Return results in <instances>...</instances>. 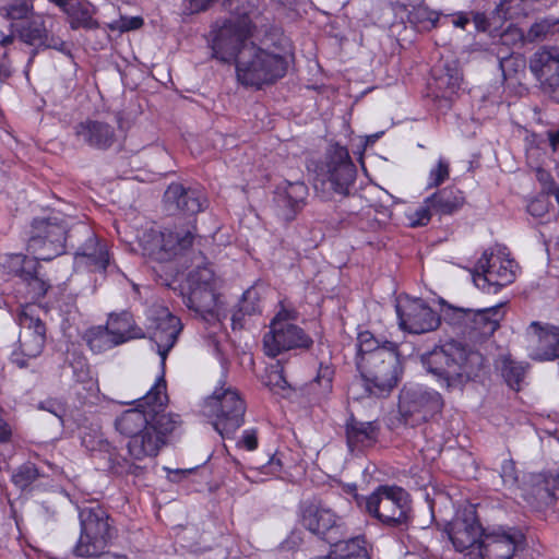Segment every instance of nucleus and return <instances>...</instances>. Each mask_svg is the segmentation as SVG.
Listing matches in <instances>:
<instances>
[{
	"label": "nucleus",
	"mask_w": 559,
	"mask_h": 559,
	"mask_svg": "<svg viewBox=\"0 0 559 559\" xmlns=\"http://www.w3.org/2000/svg\"><path fill=\"white\" fill-rule=\"evenodd\" d=\"M269 466L270 468L275 472V471H280L281 467H282V462L278 457H276L275 455H273L270 461H269Z\"/></svg>",
	"instance_id": "62"
},
{
	"label": "nucleus",
	"mask_w": 559,
	"mask_h": 559,
	"mask_svg": "<svg viewBox=\"0 0 559 559\" xmlns=\"http://www.w3.org/2000/svg\"><path fill=\"white\" fill-rule=\"evenodd\" d=\"M73 129L79 142L95 150L107 151L118 141L115 127L106 121L86 119L76 123Z\"/></svg>",
	"instance_id": "23"
},
{
	"label": "nucleus",
	"mask_w": 559,
	"mask_h": 559,
	"mask_svg": "<svg viewBox=\"0 0 559 559\" xmlns=\"http://www.w3.org/2000/svg\"><path fill=\"white\" fill-rule=\"evenodd\" d=\"M238 445L248 451H252L258 447V437L254 429L245 430Z\"/></svg>",
	"instance_id": "57"
},
{
	"label": "nucleus",
	"mask_w": 559,
	"mask_h": 559,
	"mask_svg": "<svg viewBox=\"0 0 559 559\" xmlns=\"http://www.w3.org/2000/svg\"><path fill=\"white\" fill-rule=\"evenodd\" d=\"M79 519L81 534L73 554L78 557H97L105 554L116 534L107 510L99 503L92 502L79 509Z\"/></svg>",
	"instance_id": "8"
},
{
	"label": "nucleus",
	"mask_w": 559,
	"mask_h": 559,
	"mask_svg": "<svg viewBox=\"0 0 559 559\" xmlns=\"http://www.w3.org/2000/svg\"><path fill=\"white\" fill-rule=\"evenodd\" d=\"M469 16H471V21L474 22L477 31L486 32L489 28L490 23L485 13L472 11V12H469Z\"/></svg>",
	"instance_id": "59"
},
{
	"label": "nucleus",
	"mask_w": 559,
	"mask_h": 559,
	"mask_svg": "<svg viewBox=\"0 0 559 559\" xmlns=\"http://www.w3.org/2000/svg\"><path fill=\"white\" fill-rule=\"evenodd\" d=\"M334 370L330 365L320 364L316 381L326 389L331 388Z\"/></svg>",
	"instance_id": "55"
},
{
	"label": "nucleus",
	"mask_w": 559,
	"mask_h": 559,
	"mask_svg": "<svg viewBox=\"0 0 559 559\" xmlns=\"http://www.w3.org/2000/svg\"><path fill=\"white\" fill-rule=\"evenodd\" d=\"M163 201L169 214H182L188 217L195 216L207 205V200L200 189L186 187L179 182H173L167 187Z\"/></svg>",
	"instance_id": "21"
},
{
	"label": "nucleus",
	"mask_w": 559,
	"mask_h": 559,
	"mask_svg": "<svg viewBox=\"0 0 559 559\" xmlns=\"http://www.w3.org/2000/svg\"><path fill=\"white\" fill-rule=\"evenodd\" d=\"M214 0H186L183 12L194 14L206 10Z\"/></svg>",
	"instance_id": "58"
},
{
	"label": "nucleus",
	"mask_w": 559,
	"mask_h": 559,
	"mask_svg": "<svg viewBox=\"0 0 559 559\" xmlns=\"http://www.w3.org/2000/svg\"><path fill=\"white\" fill-rule=\"evenodd\" d=\"M105 326L109 329L119 345L144 336L142 329L134 324L133 316L128 311L110 314Z\"/></svg>",
	"instance_id": "35"
},
{
	"label": "nucleus",
	"mask_w": 559,
	"mask_h": 559,
	"mask_svg": "<svg viewBox=\"0 0 559 559\" xmlns=\"http://www.w3.org/2000/svg\"><path fill=\"white\" fill-rule=\"evenodd\" d=\"M527 365L518 362L512 359H504L502 366V376L508 385L514 390L520 391L522 382L526 374Z\"/></svg>",
	"instance_id": "40"
},
{
	"label": "nucleus",
	"mask_w": 559,
	"mask_h": 559,
	"mask_svg": "<svg viewBox=\"0 0 559 559\" xmlns=\"http://www.w3.org/2000/svg\"><path fill=\"white\" fill-rule=\"evenodd\" d=\"M298 319V311L296 309H287L282 307L281 310L276 313V316L272 319L270 323V329L278 328V325L284 326L285 324H294V321Z\"/></svg>",
	"instance_id": "52"
},
{
	"label": "nucleus",
	"mask_w": 559,
	"mask_h": 559,
	"mask_svg": "<svg viewBox=\"0 0 559 559\" xmlns=\"http://www.w3.org/2000/svg\"><path fill=\"white\" fill-rule=\"evenodd\" d=\"M504 318L502 304L484 309H471L465 336L474 342L490 337Z\"/></svg>",
	"instance_id": "27"
},
{
	"label": "nucleus",
	"mask_w": 559,
	"mask_h": 559,
	"mask_svg": "<svg viewBox=\"0 0 559 559\" xmlns=\"http://www.w3.org/2000/svg\"><path fill=\"white\" fill-rule=\"evenodd\" d=\"M448 535L456 551L478 552V544L486 533L472 508L459 512L448 526Z\"/></svg>",
	"instance_id": "16"
},
{
	"label": "nucleus",
	"mask_w": 559,
	"mask_h": 559,
	"mask_svg": "<svg viewBox=\"0 0 559 559\" xmlns=\"http://www.w3.org/2000/svg\"><path fill=\"white\" fill-rule=\"evenodd\" d=\"M272 2L284 11H297L298 5L302 2V0H272Z\"/></svg>",
	"instance_id": "60"
},
{
	"label": "nucleus",
	"mask_w": 559,
	"mask_h": 559,
	"mask_svg": "<svg viewBox=\"0 0 559 559\" xmlns=\"http://www.w3.org/2000/svg\"><path fill=\"white\" fill-rule=\"evenodd\" d=\"M421 364L448 388L462 385L477 377L485 364V357L467 345L450 341L421 355Z\"/></svg>",
	"instance_id": "4"
},
{
	"label": "nucleus",
	"mask_w": 559,
	"mask_h": 559,
	"mask_svg": "<svg viewBox=\"0 0 559 559\" xmlns=\"http://www.w3.org/2000/svg\"><path fill=\"white\" fill-rule=\"evenodd\" d=\"M40 477V472L32 462L20 465L11 475L12 484L21 491L29 490L32 485Z\"/></svg>",
	"instance_id": "39"
},
{
	"label": "nucleus",
	"mask_w": 559,
	"mask_h": 559,
	"mask_svg": "<svg viewBox=\"0 0 559 559\" xmlns=\"http://www.w3.org/2000/svg\"><path fill=\"white\" fill-rule=\"evenodd\" d=\"M69 248L74 250L76 258H85L86 264L97 271H106L109 265V253L106 245H102L92 228L78 223L70 227Z\"/></svg>",
	"instance_id": "15"
},
{
	"label": "nucleus",
	"mask_w": 559,
	"mask_h": 559,
	"mask_svg": "<svg viewBox=\"0 0 559 559\" xmlns=\"http://www.w3.org/2000/svg\"><path fill=\"white\" fill-rule=\"evenodd\" d=\"M308 187L304 181L285 180L274 193L276 215L286 223L293 222L306 205Z\"/></svg>",
	"instance_id": "22"
},
{
	"label": "nucleus",
	"mask_w": 559,
	"mask_h": 559,
	"mask_svg": "<svg viewBox=\"0 0 559 559\" xmlns=\"http://www.w3.org/2000/svg\"><path fill=\"white\" fill-rule=\"evenodd\" d=\"M427 202L438 215H452L464 204V195L461 190L454 187H448L432 193L427 198Z\"/></svg>",
	"instance_id": "34"
},
{
	"label": "nucleus",
	"mask_w": 559,
	"mask_h": 559,
	"mask_svg": "<svg viewBox=\"0 0 559 559\" xmlns=\"http://www.w3.org/2000/svg\"><path fill=\"white\" fill-rule=\"evenodd\" d=\"M17 33L20 39L27 45L63 50L64 43L49 34L41 17L28 21L17 29Z\"/></svg>",
	"instance_id": "31"
},
{
	"label": "nucleus",
	"mask_w": 559,
	"mask_h": 559,
	"mask_svg": "<svg viewBox=\"0 0 559 559\" xmlns=\"http://www.w3.org/2000/svg\"><path fill=\"white\" fill-rule=\"evenodd\" d=\"M72 29H97L98 21L94 17L96 8L87 0H71V2L62 11Z\"/></svg>",
	"instance_id": "32"
},
{
	"label": "nucleus",
	"mask_w": 559,
	"mask_h": 559,
	"mask_svg": "<svg viewBox=\"0 0 559 559\" xmlns=\"http://www.w3.org/2000/svg\"><path fill=\"white\" fill-rule=\"evenodd\" d=\"M37 308L27 305L17 314V323L22 328L19 343L20 350L11 355V360L19 368H27L28 360L37 358L45 347L46 325L37 316Z\"/></svg>",
	"instance_id": "12"
},
{
	"label": "nucleus",
	"mask_w": 559,
	"mask_h": 559,
	"mask_svg": "<svg viewBox=\"0 0 559 559\" xmlns=\"http://www.w3.org/2000/svg\"><path fill=\"white\" fill-rule=\"evenodd\" d=\"M526 336L536 346L531 354L533 359L545 361L559 358V328L533 321L526 329Z\"/></svg>",
	"instance_id": "26"
},
{
	"label": "nucleus",
	"mask_w": 559,
	"mask_h": 559,
	"mask_svg": "<svg viewBox=\"0 0 559 559\" xmlns=\"http://www.w3.org/2000/svg\"><path fill=\"white\" fill-rule=\"evenodd\" d=\"M344 429L346 444L350 453H362L373 448L379 441L381 431L377 420L362 421L353 414L346 419Z\"/></svg>",
	"instance_id": "24"
},
{
	"label": "nucleus",
	"mask_w": 559,
	"mask_h": 559,
	"mask_svg": "<svg viewBox=\"0 0 559 559\" xmlns=\"http://www.w3.org/2000/svg\"><path fill=\"white\" fill-rule=\"evenodd\" d=\"M432 214H435L433 210L430 206V203L427 202V198H426L424 201V204L415 210V212L412 216L411 225L413 227L426 226L430 222Z\"/></svg>",
	"instance_id": "50"
},
{
	"label": "nucleus",
	"mask_w": 559,
	"mask_h": 559,
	"mask_svg": "<svg viewBox=\"0 0 559 559\" xmlns=\"http://www.w3.org/2000/svg\"><path fill=\"white\" fill-rule=\"evenodd\" d=\"M99 559H127L126 557H117L110 552H105L103 555L97 556Z\"/></svg>",
	"instance_id": "64"
},
{
	"label": "nucleus",
	"mask_w": 559,
	"mask_h": 559,
	"mask_svg": "<svg viewBox=\"0 0 559 559\" xmlns=\"http://www.w3.org/2000/svg\"><path fill=\"white\" fill-rule=\"evenodd\" d=\"M400 326L413 334L435 331L441 324V317L421 299L408 300L396 306Z\"/></svg>",
	"instance_id": "20"
},
{
	"label": "nucleus",
	"mask_w": 559,
	"mask_h": 559,
	"mask_svg": "<svg viewBox=\"0 0 559 559\" xmlns=\"http://www.w3.org/2000/svg\"><path fill=\"white\" fill-rule=\"evenodd\" d=\"M261 312V294L254 286L248 288L241 296L237 309L231 314V326L234 330L243 328L246 316H253Z\"/></svg>",
	"instance_id": "36"
},
{
	"label": "nucleus",
	"mask_w": 559,
	"mask_h": 559,
	"mask_svg": "<svg viewBox=\"0 0 559 559\" xmlns=\"http://www.w3.org/2000/svg\"><path fill=\"white\" fill-rule=\"evenodd\" d=\"M528 64L543 91L559 103V48H539L531 56Z\"/></svg>",
	"instance_id": "17"
},
{
	"label": "nucleus",
	"mask_w": 559,
	"mask_h": 559,
	"mask_svg": "<svg viewBox=\"0 0 559 559\" xmlns=\"http://www.w3.org/2000/svg\"><path fill=\"white\" fill-rule=\"evenodd\" d=\"M143 24V19L140 16H133V17H120L118 21L112 22L109 24V27L111 29H117L120 32H127L131 29H136L141 27Z\"/></svg>",
	"instance_id": "53"
},
{
	"label": "nucleus",
	"mask_w": 559,
	"mask_h": 559,
	"mask_svg": "<svg viewBox=\"0 0 559 559\" xmlns=\"http://www.w3.org/2000/svg\"><path fill=\"white\" fill-rule=\"evenodd\" d=\"M471 22L469 12H459L452 15V24L455 27L465 28Z\"/></svg>",
	"instance_id": "61"
},
{
	"label": "nucleus",
	"mask_w": 559,
	"mask_h": 559,
	"mask_svg": "<svg viewBox=\"0 0 559 559\" xmlns=\"http://www.w3.org/2000/svg\"><path fill=\"white\" fill-rule=\"evenodd\" d=\"M358 508L384 526L407 530L412 522V500L402 487L380 485L369 496L355 493Z\"/></svg>",
	"instance_id": "6"
},
{
	"label": "nucleus",
	"mask_w": 559,
	"mask_h": 559,
	"mask_svg": "<svg viewBox=\"0 0 559 559\" xmlns=\"http://www.w3.org/2000/svg\"><path fill=\"white\" fill-rule=\"evenodd\" d=\"M515 266L514 260L485 251L475 265L473 281L480 289L497 293L514 282Z\"/></svg>",
	"instance_id": "14"
},
{
	"label": "nucleus",
	"mask_w": 559,
	"mask_h": 559,
	"mask_svg": "<svg viewBox=\"0 0 559 559\" xmlns=\"http://www.w3.org/2000/svg\"><path fill=\"white\" fill-rule=\"evenodd\" d=\"M497 58L499 62V68L502 72V76L507 80L511 75V71H516V67L522 63V60L513 57L510 49L508 47L498 48Z\"/></svg>",
	"instance_id": "46"
},
{
	"label": "nucleus",
	"mask_w": 559,
	"mask_h": 559,
	"mask_svg": "<svg viewBox=\"0 0 559 559\" xmlns=\"http://www.w3.org/2000/svg\"><path fill=\"white\" fill-rule=\"evenodd\" d=\"M13 41H14V36L11 34V35L2 37V39L0 40V45L3 47V49H8V46L11 45Z\"/></svg>",
	"instance_id": "63"
},
{
	"label": "nucleus",
	"mask_w": 559,
	"mask_h": 559,
	"mask_svg": "<svg viewBox=\"0 0 559 559\" xmlns=\"http://www.w3.org/2000/svg\"><path fill=\"white\" fill-rule=\"evenodd\" d=\"M70 228L59 216L34 218L27 249L35 260L50 261L62 254L70 245Z\"/></svg>",
	"instance_id": "10"
},
{
	"label": "nucleus",
	"mask_w": 559,
	"mask_h": 559,
	"mask_svg": "<svg viewBox=\"0 0 559 559\" xmlns=\"http://www.w3.org/2000/svg\"><path fill=\"white\" fill-rule=\"evenodd\" d=\"M251 32H248L247 22H242L240 27L235 26L233 23L224 22L217 31L212 40V56L222 62L237 63L239 51L249 41Z\"/></svg>",
	"instance_id": "19"
},
{
	"label": "nucleus",
	"mask_w": 559,
	"mask_h": 559,
	"mask_svg": "<svg viewBox=\"0 0 559 559\" xmlns=\"http://www.w3.org/2000/svg\"><path fill=\"white\" fill-rule=\"evenodd\" d=\"M225 7L230 13V17L226 23H233L235 26L240 27L242 22H247L248 32L252 29L251 14L254 12V7L249 0H226Z\"/></svg>",
	"instance_id": "38"
},
{
	"label": "nucleus",
	"mask_w": 559,
	"mask_h": 559,
	"mask_svg": "<svg viewBox=\"0 0 559 559\" xmlns=\"http://www.w3.org/2000/svg\"><path fill=\"white\" fill-rule=\"evenodd\" d=\"M557 20L552 19H544L536 23H534L527 31L525 35V40L530 43L539 41L545 39L549 34L555 32L556 26L558 25Z\"/></svg>",
	"instance_id": "44"
},
{
	"label": "nucleus",
	"mask_w": 559,
	"mask_h": 559,
	"mask_svg": "<svg viewBox=\"0 0 559 559\" xmlns=\"http://www.w3.org/2000/svg\"><path fill=\"white\" fill-rule=\"evenodd\" d=\"M13 73L11 61L8 57V49H3L0 45V80L5 81Z\"/></svg>",
	"instance_id": "56"
},
{
	"label": "nucleus",
	"mask_w": 559,
	"mask_h": 559,
	"mask_svg": "<svg viewBox=\"0 0 559 559\" xmlns=\"http://www.w3.org/2000/svg\"><path fill=\"white\" fill-rule=\"evenodd\" d=\"M134 408L124 411L115 421L116 429L129 438L128 452L135 461L155 457L167 437L181 424L178 414L166 413V381L162 376Z\"/></svg>",
	"instance_id": "2"
},
{
	"label": "nucleus",
	"mask_w": 559,
	"mask_h": 559,
	"mask_svg": "<svg viewBox=\"0 0 559 559\" xmlns=\"http://www.w3.org/2000/svg\"><path fill=\"white\" fill-rule=\"evenodd\" d=\"M500 477L504 486L512 488L518 485L519 476L513 460H504L501 464Z\"/></svg>",
	"instance_id": "49"
},
{
	"label": "nucleus",
	"mask_w": 559,
	"mask_h": 559,
	"mask_svg": "<svg viewBox=\"0 0 559 559\" xmlns=\"http://www.w3.org/2000/svg\"><path fill=\"white\" fill-rule=\"evenodd\" d=\"M17 261L21 262V267L16 273L26 283L31 298L37 300L45 297L50 284L39 276L38 260L17 257Z\"/></svg>",
	"instance_id": "33"
},
{
	"label": "nucleus",
	"mask_w": 559,
	"mask_h": 559,
	"mask_svg": "<svg viewBox=\"0 0 559 559\" xmlns=\"http://www.w3.org/2000/svg\"><path fill=\"white\" fill-rule=\"evenodd\" d=\"M203 412L211 418L214 429L225 438L242 426L246 403L236 389L221 386L206 399Z\"/></svg>",
	"instance_id": "9"
},
{
	"label": "nucleus",
	"mask_w": 559,
	"mask_h": 559,
	"mask_svg": "<svg viewBox=\"0 0 559 559\" xmlns=\"http://www.w3.org/2000/svg\"><path fill=\"white\" fill-rule=\"evenodd\" d=\"M429 90L436 99L450 103L459 92L462 82V73L455 63L436 66L431 70Z\"/></svg>",
	"instance_id": "28"
},
{
	"label": "nucleus",
	"mask_w": 559,
	"mask_h": 559,
	"mask_svg": "<svg viewBox=\"0 0 559 559\" xmlns=\"http://www.w3.org/2000/svg\"><path fill=\"white\" fill-rule=\"evenodd\" d=\"M33 1L32 0H14L10 4L3 8L4 15L9 20H23L27 19L28 15L33 12Z\"/></svg>",
	"instance_id": "45"
},
{
	"label": "nucleus",
	"mask_w": 559,
	"mask_h": 559,
	"mask_svg": "<svg viewBox=\"0 0 559 559\" xmlns=\"http://www.w3.org/2000/svg\"><path fill=\"white\" fill-rule=\"evenodd\" d=\"M180 331V319L171 314L167 309L163 310L160 316L156 319L152 334V340L157 346V352L163 364L166 360L168 352L176 344Z\"/></svg>",
	"instance_id": "29"
},
{
	"label": "nucleus",
	"mask_w": 559,
	"mask_h": 559,
	"mask_svg": "<svg viewBox=\"0 0 559 559\" xmlns=\"http://www.w3.org/2000/svg\"><path fill=\"white\" fill-rule=\"evenodd\" d=\"M356 365L369 396L390 394L403 372L397 344L380 342L369 331L358 334Z\"/></svg>",
	"instance_id": "3"
},
{
	"label": "nucleus",
	"mask_w": 559,
	"mask_h": 559,
	"mask_svg": "<svg viewBox=\"0 0 559 559\" xmlns=\"http://www.w3.org/2000/svg\"><path fill=\"white\" fill-rule=\"evenodd\" d=\"M548 195H545L544 193L539 194L527 204V212L534 217H543L548 213Z\"/></svg>",
	"instance_id": "51"
},
{
	"label": "nucleus",
	"mask_w": 559,
	"mask_h": 559,
	"mask_svg": "<svg viewBox=\"0 0 559 559\" xmlns=\"http://www.w3.org/2000/svg\"><path fill=\"white\" fill-rule=\"evenodd\" d=\"M450 175L449 162L440 157L437 165L429 173L428 188L439 187L442 185Z\"/></svg>",
	"instance_id": "47"
},
{
	"label": "nucleus",
	"mask_w": 559,
	"mask_h": 559,
	"mask_svg": "<svg viewBox=\"0 0 559 559\" xmlns=\"http://www.w3.org/2000/svg\"><path fill=\"white\" fill-rule=\"evenodd\" d=\"M288 52L264 49L254 43L239 51L236 63L237 81L246 87L261 90L285 76L289 67Z\"/></svg>",
	"instance_id": "5"
},
{
	"label": "nucleus",
	"mask_w": 559,
	"mask_h": 559,
	"mask_svg": "<svg viewBox=\"0 0 559 559\" xmlns=\"http://www.w3.org/2000/svg\"><path fill=\"white\" fill-rule=\"evenodd\" d=\"M559 499V473L539 474L533 478L527 501L536 508L552 506Z\"/></svg>",
	"instance_id": "30"
},
{
	"label": "nucleus",
	"mask_w": 559,
	"mask_h": 559,
	"mask_svg": "<svg viewBox=\"0 0 559 559\" xmlns=\"http://www.w3.org/2000/svg\"><path fill=\"white\" fill-rule=\"evenodd\" d=\"M71 367L73 368V376L78 382L88 383L93 380L88 364L83 356H76L73 361H71Z\"/></svg>",
	"instance_id": "48"
},
{
	"label": "nucleus",
	"mask_w": 559,
	"mask_h": 559,
	"mask_svg": "<svg viewBox=\"0 0 559 559\" xmlns=\"http://www.w3.org/2000/svg\"><path fill=\"white\" fill-rule=\"evenodd\" d=\"M38 407L53 414L58 418H62L66 413L64 406L61 402L55 399H49L40 402Z\"/></svg>",
	"instance_id": "54"
},
{
	"label": "nucleus",
	"mask_w": 559,
	"mask_h": 559,
	"mask_svg": "<svg viewBox=\"0 0 559 559\" xmlns=\"http://www.w3.org/2000/svg\"><path fill=\"white\" fill-rule=\"evenodd\" d=\"M356 166L346 147L332 145L325 154L313 188L316 195L323 201L343 199L350 195L356 180Z\"/></svg>",
	"instance_id": "7"
},
{
	"label": "nucleus",
	"mask_w": 559,
	"mask_h": 559,
	"mask_svg": "<svg viewBox=\"0 0 559 559\" xmlns=\"http://www.w3.org/2000/svg\"><path fill=\"white\" fill-rule=\"evenodd\" d=\"M299 518L306 530L330 545L348 535L343 519L321 501L307 500L301 502Z\"/></svg>",
	"instance_id": "11"
},
{
	"label": "nucleus",
	"mask_w": 559,
	"mask_h": 559,
	"mask_svg": "<svg viewBox=\"0 0 559 559\" xmlns=\"http://www.w3.org/2000/svg\"><path fill=\"white\" fill-rule=\"evenodd\" d=\"M443 407L440 393L421 386L404 388L400 394L399 409L406 425L429 420Z\"/></svg>",
	"instance_id": "13"
},
{
	"label": "nucleus",
	"mask_w": 559,
	"mask_h": 559,
	"mask_svg": "<svg viewBox=\"0 0 559 559\" xmlns=\"http://www.w3.org/2000/svg\"><path fill=\"white\" fill-rule=\"evenodd\" d=\"M83 340L91 348V350L96 354L111 349L112 347L119 345L109 329L104 325H97L87 329L83 334Z\"/></svg>",
	"instance_id": "37"
},
{
	"label": "nucleus",
	"mask_w": 559,
	"mask_h": 559,
	"mask_svg": "<svg viewBox=\"0 0 559 559\" xmlns=\"http://www.w3.org/2000/svg\"><path fill=\"white\" fill-rule=\"evenodd\" d=\"M266 385L274 393L282 395L283 397H287L289 392L293 390L284 376V370L283 367L280 366V362L269 372Z\"/></svg>",
	"instance_id": "43"
},
{
	"label": "nucleus",
	"mask_w": 559,
	"mask_h": 559,
	"mask_svg": "<svg viewBox=\"0 0 559 559\" xmlns=\"http://www.w3.org/2000/svg\"><path fill=\"white\" fill-rule=\"evenodd\" d=\"M312 344L310 335L295 323L270 329L263 336L264 353L272 358L288 350L309 349Z\"/></svg>",
	"instance_id": "18"
},
{
	"label": "nucleus",
	"mask_w": 559,
	"mask_h": 559,
	"mask_svg": "<svg viewBox=\"0 0 559 559\" xmlns=\"http://www.w3.org/2000/svg\"><path fill=\"white\" fill-rule=\"evenodd\" d=\"M442 307L444 321L448 324L456 328L460 333L465 335V329L467 328L471 309L454 307L444 300H442Z\"/></svg>",
	"instance_id": "41"
},
{
	"label": "nucleus",
	"mask_w": 559,
	"mask_h": 559,
	"mask_svg": "<svg viewBox=\"0 0 559 559\" xmlns=\"http://www.w3.org/2000/svg\"><path fill=\"white\" fill-rule=\"evenodd\" d=\"M520 535L510 530L486 531L478 544L477 555L481 559H512L519 543Z\"/></svg>",
	"instance_id": "25"
},
{
	"label": "nucleus",
	"mask_w": 559,
	"mask_h": 559,
	"mask_svg": "<svg viewBox=\"0 0 559 559\" xmlns=\"http://www.w3.org/2000/svg\"><path fill=\"white\" fill-rule=\"evenodd\" d=\"M108 469L116 476H140L143 474L144 468L135 463H131L124 456L118 453H110L108 457Z\"/></svg>",
	"instance_id": "42"
},
{
	"label": "nucleus",
	"mask_w": 559,
	"mask_h": 559,
	"mask_svg": "<svg viewBox=\"0 0 559 559\" xmlns=\"http://www.w3.org/2000/svg\"><path fill=\"white\" fill-rule=\"evenodd\" d=\"M195 230L191 225L145 233L142 237L143 254L158 263L177 261L180 267L194 266L187 277L188 292L183 295V304L205 322L216 324L227 318V312L216 289L214 271L201 250L193 248Z\"/></svg>",
	"instance_id": "1"
}]
</instances>
